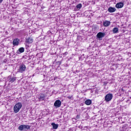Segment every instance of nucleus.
<instances>
[{"label":"nucleus","instance_id":"16","mask_svg":"<svg viewBox=\"0 0 131 131\" xmlns=\"http://www.w3.org/2000/svg\"><path fill=\"white\" fill-rule=\"evenodd\" d=\"M85 104L88 105H91V104H92V100H91L90 99L86 100V101H85Z\"/></svg>","mask_w":131,"mask_h":131},{"label":"nucleus","instance_id":"12","mask_svg":"<svg viewBox=\"0 0 131 131\" xmlns=\"http://www.w3.org/2000/svg\"><path fill=\"white\" fill-rule=\"evenodd\" d=\"M46 98V95L45 94H40L39 95V101H43Z\"/></svg>","mask_w":131,"mask_h":131},{"label":"nucleus","instance_id":"24","mask_svg":"<svg viewBox=\"0 0 131 131\" xmlns=\"http://www.w3.org/2000/svg\"><path fill=\"white\" fill-rule=\"evenodd\" d=\"M4 0H0V4H2V3H3V1Z\"/></svg>","mask_w":131,"mask_h":131},{"label":"nucleus","instance_id":"17","mask_svg":"<svg viewBox=\"0 0 131 131\" xmlns=\"http://www.w3.org/2000/svg\"><path fill=\"white\" fill-rule=\"evenodd\" d=\"M82 8V5L81 4H79L76 6V10H79L80 9Z\"/></svg>","mask_w":131,"mask_h":131},{"label":"nucleus","instance_id":"11","mask_svg":"<svg viewBox=\"0 0 131 131\" xmlns=\"http://www.w3.org/2000/svg\"><path fill=\"white\" fill-rule=\"evenodd\" d=\"M111 24V22L109 20L103 21V26H104V27H108V26H110Z\"/></svg>","mask_w":131,"mask_h":131},{"label":"nucleus","instance_id":"15","mask_svg":"<svg viewBox=\"0 0 131 131\" xmlns=\"http://www.w3.org/2000/svg\"><path fill=\"white\" fill-rule=\"evenodd\" d=\"M51 125H52L53 129H57V128L59 127V125L55 124V123H52Z\"/></svg>","mask_w":131,"mask_h":131},{"label":"nucleus","instance_id":"9","mask_svg":"<svg viewBox=\"0 0 131 131\" xmlns=\"http://www.w3.org/2000/svg\"><path fill=\"white\" fill-rule=\"evenodd\" d=\"M19 41L20 39H19L18 38H15L12 41V43L13 46H18Z\"/></svg>","mask_w":131,"mask_h":131},{"label":"nucleus","instance_id":"10","mask_svg":"<svg viewBox=\"0 0 131 131\" xmlns=\"http://www.w3.org/2000/svg\"><path fill=\"white\" fill-rule=\"evenodd\" d=\"M108 12L109 13H114V12L116 11V8L112 7H110L107 9Z\"/></svg>","mask_w":131,"mask_h":131},{"label":"nucleus","instance_id":"23","mask_svg":"<svg viewBox=\"0 0 131 131\" xmlns=\"http://www.w3.org/2000/svg\"><path fill=\"white\" fill-rule=\"evenodd\" d=\"M7 59H4V63H7Z\"/></svg>","mask_w":131,"mask_h":131},{"label":"nucleus","instance_id":"27","mask_svg":"<svg viewBox=\"0 0 131 131\" xmlns=\"http://www.w3.org/2000/svg\"><path fill=\"white\" fill-rule=\"evenodd\" d=\"M75 1H77V0H75Z\"/></svg>","mask_w":131,"mask_h":131},{"label":"nucleus","instance_id":"3","mask_svg":"<svg viewBox=\"0 0 131 131\" xmlns=\"http://www.w3.org/2000/svg\"><path fill=\"white\" fill-rule=\"evenodd\" d=\"M106 36V32H99L96 35V37L98 40H103V38Z\"/></svg>","mask_w":131,"mask_h":131},{"label":"nucleus","instance_id":"6","mask_svg":"<svg viewBox=\"0 0 131 131\" xmlns=\"http://www.w3.org/2000/svg\"><path fill=\"white\" fill-rule=\"evenodd\" d=\"M62 104V102L60 100H57L54 103V106L55 107V108H59V107H61V104Z\"/></svg>","mask_w":131,"mask_h":131},{"label":"nucleus","instance_id":"19","mask_svg":"<svg viewBox=\"0 0 131 131\" xmlns=\"http://www.w3.org/2000/svg\"><path fill=\"white\" fill-rule=\"evenodd\" d=\"M80 118V115H77L75 119L76 120H77V119H79Z\"/></svg>","mask_w":131,"mask_h":131},{"label":"nucleus","instance_id":"25","mask_svg":"<svg viewBox=\"0 0 131 131\" xmlns=\"http://www.w3.org/2000/svg\"><path fill=\"white\" fill-rule=\"evenodd\" d=\"M59 65H61V63H62V62L59 61Z\"/></svg>","mask_w":131,"mask_h":131},{"label":"nucleus","instance_id":"2","mask_svg":"<svg viewBox=\"0 0 131 131\" xmlns=\"http://www.w3.org/2000/svg\"><path fill=\"white\" fill-rule=\"evenodd\" d=\"M18 129L20 131H27L28 129H30V126L28 125H20Z\"/></svg>","mask_w":131,"mask_h":131},{"label":"nucleus","instance_id":"8","mask_svg":"<svg viewBox=\"0 0 131 131\" xmlns=\"http://www.w3.org/2000/svg\"><path fill=\"white\" fill-rule=\"evenodd\" d=\"M124 4L122 2L118 3L116 5L115 7L117 9H121V8H123Z\"/></svg>","mask_w":131,"mask_h":131},{"label":"nucleus","instance_id":"26","mask_svg":"<svg viewBox=\"0 0 131 131\" xmlns=\"http://www.w3.org/2000/svg\"><path fill=\"white\" fill-rule=\"evenodd\" d=\"M105 85H107V83H106V84H105Z\"/></svg>","mask_w":131,"mask_h":131},{"label":"nucleus","instance_id":"21","mask_svg":"<svg viewBox=\"0 0 131 131\" xmlns=\"http://www.w3.org/2000/svg\"><path fill=\"white\" fill-rule=\"evenodd\" d=\"M28 56H29L28 54L26 55L25 56H24V58H25V59H27V57H28Z\"/></svg>","mask_w":131,"mask_h":131},{"label":"nucleus","instance_id":"14","mask_svg":"<svg viewBox=\"0 0 131 131\" xmlns=\"http://www.w3.org/2000/svg\"><path fill=\"white\" fill-rule=\"evenodd\" d=\"M26 42L28 43H32L33 42V39L30 37L26 39Z\"/></svg>","mask_w":131,"mask_h":131},{"label":"nucleus","instance_id":"13","mask_svg":"<svg viewBox=\"0 0 131 131\" xmlns=\"http://www.w3.org/2000/svg\"><path fill=\"white\" fill-rule=\"evenodd\" d=\"M24 51H25L24 48L21 47L18 49V50L16 51V53L19 55L20 54H21V53H24Z\"/></svg>","mask_w":131,"mask_h":131},{"label":"nucleus","instance_id":"7","mask_svg":"<svg viewBox=\"0 0 131 131\" xmlns=\"http://www.w3.org/2000/svg\"><path fill=\"white\" fill-rule=\"evenodd\" d=\"M26 69V67L24 64H21L19 67V69L18 70L19 72H20V73H22L23 72H24L25 71V70Z\"/></svg>","mask_w":131,"mask_h":131},{"label":"nucleus","instance_id":"22","mask_svg":"<svg viewBox=\"0 0 131 131\" xmlns=\"http://www.w3.org/2000/svg\"><path fill=\"white\" fill-rule=\"evenodd\" d=\"M72 96H68L67 98L68 99H69V100H70L71 99Z\"/></svg>","mask_w":131,"mask_h":131},{"label":"nucleus","instance_id":"1","mask_svg":"<svg viewBox=\"0 0 131 131\" xmlns=\"http://www.w3.org/2000/svg\"><path fill=\"white\" fill-rule=\"evenodd\" d=\"M22 108V103L21 102H18L16 103L14 106L13 110L15 112V113H18L19 111H20V109Z\"/></svg>","mask_w":131,"mask_h":131},{"label":"nucleus","instance_id":"5","mask_svg":"<svg viewBox=\"0 0 131 131\" xmlns=\"http://www.w3.org/2000/svg\"><path fill=\"white\" fill-rule=\"evenodd\" d=\"M17 79V78L13 75H10L8 77L7 80L10 83H13Z\"/></svg>","mask_w":131,"mask_h":131},{"label":"nucleus","instance_id":"20","mask_svg":"<svg viewBox=\"0 0 131 131\" xmlns=\"http://www.w3.org/2000/svg\"><path fill=\"white\" fill-rule=\"evenodd\" d=\"M68 54V52H66L65 53H63L64 56H66Z\"/></svg>","mask_w":131,"mask_h":131},{"label":"nucleus","instance_id":"4","mask_svg":"<svg viewBox=\"0 0 131 131\" xmlns=\"http://www.w3.org/2000/svg\"><path fill=\"white\" fill-rule=\"evenodd\" d=\"M113 98V94L111 93H108L106 95H105L104 97V101H105V102H110V101L112 100Z\"/></svg>","mask_w":131,"mask_h":131},{"label":"nucleus","instance_id":"18","mask_svg":"<svg viewBox=\"0 0 131 131\" xmlns=\"http://www.w3.org/2000/svg\"><path fill=\"white\" fill-rule=\"evenodd\" d=\"M113 33H118V28L117 27L114 28L113 29Z\"/></svg>","mask_w":131,"mask_h":131}]
</instances>
